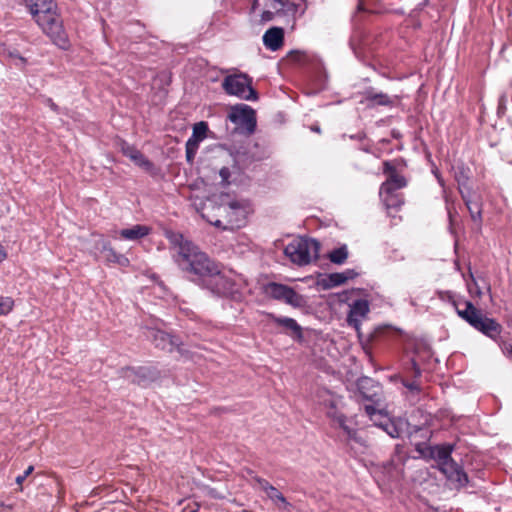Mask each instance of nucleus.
<instances>
[{"mask_svg": "<svg viewBox=\"0 0 512 512\" xmlns=\"http://www.w3.org/2000/svg\"><path fill=\"white\" fill-rule=\"evenodd\" d=\"M103 250L106 252V260L110 262L117 263L120 266H127L129 264L128 258H126L124 255L118 254L115 252L109 243L104 242L103 243Z\"/></svg>", "mask_w": 512, "mask_h": 512, "instance_id": "22", "label": "nucleus"}, {"mask_svg": "<svg viewBox=\"0 0 512 512\" xmlns=\"http://www.w3.org/2000/svg\"><path fill=\"white\" fill-rule=\"evenodd\" d=\"M34 470V467L33 466H29L23 473V475H26V478L33 472Z\"/></svg>", "mask_w": 512, "mask_h": 512, "instance_id": "38", "label": "nucleus"}, {"mask_svg": "<svg viewBox=\"0 0 512 512\" xmlns=\"http://www.w3.org/2000/svg\"><path fill=\"white\" fill-rule=\"evenodd\" d=\"M423 457L433 460V467L438 468L456 487L464 486L468 479L463 470L452 459V450H417Z\"/></svg>", "mask_w": 512, "mask_h": 512, "instance_id": "5", "label": "nucleus"}, {"mask_svg": "<svg viewBox=\"0 0 512 512\" xmlns=\"http://www.w3.org/2000/svg\"><path fill=\"white\" fill-rule=\"evenodd\" d=\"M258 483L260 484L261 488L266 491V493L269 491V486H271L266 480L258 479Z\"/></svg>", "mask_w": 512, "mask_h": 512, "instance_id": "33", "label": "nucleus"}, {"mask_svg": "<svg viewBox=\"0 0 512 512\" xmlns=\"http://www.w3.org/2000/svg\"><path fill=\"white\" fill-rule=\"evenodd\" d=\"M381 198L383 200L384 205L386 206V208L388 210L392 209V208H398L403 203V200L400 197V195H398L394 192L385 194V195L381 196Z\"/></svg>", "mask_w": 512, "mask_h": 512, "instance_id": "24", "label": "nucleus"}, {"mask_svg": "<svg viewBox=\"0 0 512 512\" xmlns=\"http://www.w3.org/2000/svg\"><path fill=\"white\" fill-rule=\"evenodd\" d=\"M413 368H414V370H415V374H416V375H420V369H419V367L416 365V363H415V362H413Z\"/></svg>", "mask_w": 512, "mask_h": 512, "instance_id": "39", "label": "nucleus"}, {"mask_svg": "<svg viewBox=\"0 0 512 512\" xmlns=\"http://www.w3.org/2000/svg\"><path fill=\"white\" fill-rule=\"evenodd\" d=\"M435 448H447V449H450V448H453V445H437Z\"/></svg>", "mask_w": 512, "mask_h": 512, "instance_id": "40", "label": "nucleus"}, {"mask_svg": "<svg viewBox=\"0 0 512 512\" xmlns=\"http://www.w3.org/2000/svg\"><path fill=\"white\" fill-rule=\"evenodd\" d=\"M267 495L274 500L280 501L282 504L287 505V501L285 497L280 493L275 487L269 486V491L267 492Z\"/></svg>", "mask_w": 512, "mask_h": 512, "instance_id": "28", "label": "nucleus"}, {"mask_svg": "<svg viewBox=\"0 0 512 512\" xmlns=\"http://www.w3.org/2000/svg\"><path fill=\"white\" fill-rule=\"evenodd\" d=\"M372 102L379 105H388L391 103V100L388 96L384 94H376L371 98Z\"/></svg>", "mask_w": 512, "mask_h": 512, "instance_id": "29", "label": "nucleus"}, {"mask_svg": "<svg viewBox=\"0 0 512 512\" xmlns=\"http://www.w3.org/2000/svg\"><path fill=\"white\" fill-rule=\"evenodd\" d=\"M370 311L369 303L367 300L359 299L350 304V310L347 316V323L354 327L359 333L360 326L363 320L367 318Z\"/></svg>", "mask_w": 512, "mask_h": 512, "instance_id": "14", "label": "nucleus"}, {"mask_svg": "<svg viewBox=\"0 0 512 512\" xmlns=\"http://www.w3.org/2000/svg\"><path fill=\"white\" fill-rule=\"evenodd\" d=\"M25 479H26V475H23V474H22V475L17 476V478H16V482H17V484L21 485V484H22V482H23Z\"/></svg>", "mask_w": 512, "mask_h": 512, "instance_id": "37", "label": "nucleus"}, {"mask_svg": "<svg viewBox=\"0 0 512 512\" xmlns=\"http://www.w3.org/2000/svg\"><path fill=\"white\" fill-rule=\"evenodd\" d=\"M365 412L376 426L382 428L392 438H399L408 431V423L405 420L391 419L382 409L366 405Z\"/></svg>", "mask_w": 512, "mask_h": 512, "instance_id": "9", "label": "nucleus"}, {"mask_svg": "<svg viewBox=\"0 0 512 512\" xmlns=\"http://www.w3.org/2000/svg\"><path fill=\"white\" fill-rule=\"evenodd\" d=\"M9 56L11 58L15 59V65H17V66H21L26 63V60L22 56L18 55V53H16V52L9 53Z\"/></svg>", "mask_w": 512, "mask_h": 512, "instance_id": "30", "label": "nucleus"}, {"mask_svg": "<svg viewBox=\"0 0 512 512\" xmlns=\"http://www.w3.org/2000/svg\"><path fill=\"white\" fill-rule=\"evenodd\" d=\"M7 258V252L5 248L0 244V262L4 261Z\"/></svg>", "mask_w": 512, "mask_h": 512, "instance_id": "34", "label": "nucleus"}, {"mask_svg": "<svg viewBox=\"0 0 512 512\" xmlns=\"http://www.w3.org/2000/svg\"><path fill=\"white\" fill-rule=\"evenodd\" d=\"M222 87L229 95L243 100L254 101L257 99L255 90L251 87V80L243 74L227 76Z\"/></svg>", "mask_w": 512, "mask_h": 512, "instance_id": "10", "label": "nucleus"}, {"mask_svg": "<svg viewBox=\"0 0 512 512\" xmlns=\"http://www.w3.org/2000/svg\"><path fill=\"white\" fill-rule=\"evenodd\" d=\"M508 326H509L510 328H512V316H511V317H510V319L508 320Z\"/></svg>", "mask_w": 512, "mask_h": 512, "instance_id": "41", "label": "nucleus"}, {"mask_svg": "<svg viewBox=\"0 0 512 512\" xmlns=\"http://www.w3.org/2000/svg\"><path fill=\"white\" fill-rule=\"evenodd\" d=\"M288 5V0H254L250 9V21L254 25H264L281 15Z\"/></svg>", "mask_w": 512, "mask_h": 512, "instance_id": "8", "label": "nucleus"}, {"mask_svg": "<svg viewBox=\"0 0 512 512\" xmlns=\"http://www.w3.org/2000/svg\"><path fill=\"white\" fill-rule=\"evenodd\" d=\"M26 6L41 30L62 49L68 48V38L53 0H25Z\"/></svg>", "mask_w": 512, "mask_h": 512, "instance_id": "2", "label": "nucleus"}, {"mask_svg": "<svg viewBox=\"0 0 512 512\" xmlns=\"http://www.w3.org/2000/svg\"><path fill=\"white\" fill-rule=\"evenodd\" d=\"M208 132V125L201 121L193 126L191 137L186 142V158L188 162H192L199 148V143L203 141Z\"/></svg>", "mask_w": 512, "mask_h": 512, "instance_id": "13", "label": "nucleus"}, {"mask_svg": "<svg viewBox=\"0 0 512 512\" xmlns=\"http://www.w3.org/2000/svg\"><path fill=\"white\" fill-rule=\"evenodd\" d=\"M283 39L284 31L280 27H272L263 35L264 45L272 51L278 50L283 45Z\"/></svg>", "mask_w": 512, "mask_h": 512, "instance_id": "17", "label": "nucleus"}, {"mask_svg": "<svg viewBox=\"0 0 512 512\" xmlns=\"http://www.w3.org/2000/svg\"><path fill=\"white\" fill-rule=\"evenodd\" d=\"M202 283L216 295L230 297L235 300L240 299L241 283L239 277L230 271L219 270L217 264L214 266V271L207 275Z\"/></svg>", "mask_w": 512, "mask_h": 512, "instance_id": "4", "label": "nucleus"}, {"mask_svg": "<svg viewBox=\"0 0 512 512\" xmlns=\"http://www.w3.org/2000/svg\"><path fill=\"white\" fill-rule=\"evenodd\" d=\"M150 337L152 338L156 347L162 350L172 351L179 347V341L176 337L167 334L161 330L151 331Z\"/></svg>", "mask_w": 512, "mask_h": 512, "instance_id": "16", "label": "nucleus"}, {"mask_svg": "<svg viewBox=\"0 0 512 512\" xmlns=\"http://www.w3.org/2000/svg\"><path fill=\"white\" fill-rule=\"evenodd\" d=\"M130 373H134L135 377L132 379L140 385H145L147 381L156 379V373L149 367H140L137 370H127V377H131Z\"/></svg>", "mask_w": 512, "mask_h": 512, "instance_id": "20", "label": "nucleus"}, {"mask_svg": "<svg viewBox=\"0 0 512 512\" xmlns=\"http://www.w3.org/2000/svg\"><path fill=\"white\" fill-rule=\"evenodd\" d=\"M464 305V309L456 307L457 314L461 318L490 338L500 335L502 327L496 320L484 316L471 302L467 301Z\"/></svg>", "mask_w": 512, "mask_h": 512, "instance_id": "6", "label": "nucleus"}, {"mask_svg": "<svg viewBox=\"0 0 512 512\" xmlns=\"http://www.w3.org/2000/svg\"><path fill=\"white\" fill-rule=\"evenodd\" d=\"M404 385H405L408 389H410V390H418V389H419L418 385H417L416 383H414V382H413V383H409V384H408V383H405Z\"/></svg>", "mask_w": 512, "mask_h": 512, "instance_id": "36", "label": "nucleus"}, {"mask_svg": "<svg viewBox=\"0 0 512 512\" xmlns=\"http://www.w3.org/2000/svg\"><path fill=\"white\" fill-rule=\"evenodd\" d=\"M385 168H386V171H389L390 170V165L388 163H385Z\"/></svg>", "mask_w": 512, "mask_h": 512, "instance_id": "42", "label": "nucleus"}, {"mask_svg": "<svg viewBox=\"0 0 512 512\" xmlns=\"http://www.w3.org/2000/svg\"><path fill=\"white\" fill-rule=\"evenodd\" d=\"M272 321L278 326L284 327L294 334L301 336L302 330L301 327L297 324V322L293 318L289 317H277L274 315L270 316Z\"/></svg>", "mask_w": 512, "mask_h": 512, "instance_id": "21", "label": "nucleus"}, {"mask_svg": "<svg viewBox=\"0 0 512 512\" xmlns=\"http://www.w3.org/2000/svg\"><path fill=\"white\" fill-rule=\"evenodd\" d=\"M318 251L317 241L303 237L293 239L284 249L285 255L299 266L307 265L317 258Z\"/></svg>", "mask_w": 512, "mask_h": 512, "instance_id": "7", "label": "nucleus"}, {"mask_svg": "<svg viewBox=\"0 0 512 512\" xmlns=\"http://www.w3.org/2000/svg\"><path fill=\"white\" fill-rule=\"evenodd\" d=\"M228 118L231 122L249 134L255 129V112L248 105L240 104L232 107L228 114Z\"/></svg>", "mask_w": 512, "mask_h": 512, "instance_id": "12", "label": "nucleus"}, {"mask_svg": "<svg viewBox=\"0 0 512 512\" xmlns=\"http://www.w3.org/2000/svg\"><path fill=\"white\" fill-rule=\"evenodd\" d=\"M169 240L176 250L173 258L179 269L193 280L201 281L214 271L215 262L182 234L171 233Z\"/></svg>", "mask_w": 512, "mask_h": 512, "instance_id": "1", "label": "nucleus"}, {"mask_svg": "<svg viewBox=\"0 0 512 512\" xmlns=\"http://www.w3.org/2000/svg\"><path fill=\"white\" fill-rule=\"evenodd\" d=\"M465 199L466 206L470 212L471 218L475 222H479L481 220V208L480 205L476 202H473L469 199Z\"/></svg>", "mask_w": 512, "mask_h": 512, "instance_id": "26", "label": "nucleus"}, {"mask_svg": "<svg viewBox=\"0 0 512 512\" xmlns=\"http://www.w3.org/2000/svg\"><path fill=\"white\" fill-rule=\"evenodd\" d=\"M151 227L147 225H133L128 228H123L121 230L115 231L112 235L114 239H123L127 241H138L151 232Z\"/></svg>", "mask_w": 512, "mask_h": 512, "instance_id": "15", "label": "nucleus"}, {"mask_svg": "<svg viewBox=\"0 0 512 512\" xmlns=\"http://www.w3.org/2000/svg\"><path fill=\"white\" fill-rule=\"evenodd\" d=\"M216 217L203 213L202 216L210 224L222 229H235L243 226L250 212L246 202L233 200L215 208Z\"/></svg>", "mask_w": 512, "mask_h": 512, "instance_id": "3", "label": "nucleus"}, {"mask_svg": "<svg viewBox=\"0 0 512 512\" xmlns=\"http://www.w3.org/2000/svg\"><path fill=\"white\" fill-rule=\"evenodd\" d=\"M220 176L224 182L228 181L230 177V171L228 168L224 167L220 170Z\"/></svg>", "mask_w": 512, "mask_h": 512, "instance_id": "31", "label": "nucleus"}, {"mask_svg": "<svg viewBox=\"0 0 512 512\" xmlns=\"http://www.w3.org/2000/svg\"><path fill=\"white\" fill-rule=\"evenodd\" d=\"M405 186L406 180L404 177L392 171L390 173L389 179L384 182L380 188V196L395 192L397 189L403 188Z\"/></svg>", "mask_w": 512, "mask_h": 512, "instance_id": "18", "label": "nucleus"}, {"mask_svg": "<svg viewBox=\"0 0 512 512\" xmlns=\"http://www.w3.org/2000/svg\"><path fill=\"white\" fill-rule=\"evenodd\" d=\"M331 262L335 264H342L348 257V250L346 246H342L331 251L328 255Z\"/></svg>", "mask_w": 512, "mask_h": 512, "instance_id": "25", "label": "nucleus"}, {"mask_svg": "<svg viewBox=\"0 0 512 512\" xmlns=\"http://www.w3.org/2000/svg\"><path fill=\"white\" fill-rule=\"evenodd\" d=\"M356 276L353 270H347L340 273H332L329 275V282L331 286H338L344 284L347 280Z\"/></svg>", "mask_w": 512, "mask_h": 512, "instance_id": "23", "label": "nucleus"}, {"mask_svg": "<svg viewBox=\"0 0 512 512\" xmlns=\"http://www.w3.org/2000/svg\"><path fill=\"white\" fill-rule=\"evenodd\" d=\"M47 105L54 111H58V106L51 100H47Z\"/></svg>", "mask_w": 512, "mask_h": 512, "instance_id": "35", "label": "nucleus"}, {"mask_svg": "<svg viewBox=\"0 0 512 512\" xmlns=\"http://www.w3.org/2000/svg\"><path fill=\"white\" fill-rule=\"evenodd\" d=\"M122 152L125 156H127L131 161H133L137 166L142 167L146 170L152 168V164L149 160L145 158V156L135 149L134 147L124 145L122 146Z\"/></svg>", "mask_w": 512, "mask_h": 512, "instance_id": "19", "label": "nucleus"}, {"mask_svg": "<svg viewBox=\"0 0 512 512\" xmlns=\"http://www.w3.org/2000/svg\"><path fill=\"white\" fill-rule=\"evenodd\" d=\"M266 293L272 298L283 301L294 308H304L307 306L306 297L286 285L270 283L266 287Z\"/></svg>", "mask_w": 512, "mask_h": 512, "instance_id": "11", "label": "nucleus"}, {"mask_svg": "<svg viewBox=\"0 0 512 512\" xmlns=\"http://www.w3.org/2000/svg\"><path fill=\"white\" fill-rule=\"evenodd\" d=\"M14 301L11 297H0V315H6L13 309Z\"/></svg>", "mask_w": 512, "mask_h": 512, "instance_id": "27", "label": "nucleus"}, {"mask_svg": "<svg viewBox=\"0 0 512 512\" xmlns=\"http://www.w3.org/2000/svg\"><path fill=\"white\" fill-rule=\"evenodd\" d=\"M503 353L507 357H512V344H505L503 347Z\"/></svg>", "mask_w": 512, "mask_h": 512, "instance_id": "32", "label": "nucleus"}]
</instances>
